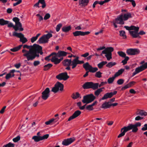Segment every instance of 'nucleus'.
I'll return each instance as SVG.
<instances>
[{"instance_id": "nucleus-1", "label": "nucleus", "mask_w": 147, "mask_h": 147, "mask_svg": "<svg viewBox=\"0 0 147 147\" xmlns=\"http://www.w3.org/2000/svg\"><path fill=\"white\" fill-rule=\"evenodd\" d=\"M22 52L23 53V56L26 57L28 61H32L36 57H39V53L41 55L43 53L42 47L35 44L32 45L30 50L23 49Z\"/></svg>"}, {"instance_id": "nucleus-2", "label": "nucleus", "mask_w": 147, "mask_h": 147, "mask_svg": "<svg viewBox=\"0 0 147 147\" xmlns=\"http://www.w3.org/2000/svg\"><path fill=\"white\" fill-rule=\"evenodd\" d=\"M141 125V123L138 122L135 124H129L127 126L121 128V133L118 136V138H119L123 136L126 132L131 129H132V132H136L138 130V127H140Z\"/></svg>"}, {"instance_id": "nucleus-3", "label": "nucleus", "mask_w": 147, "mask_h": 147, "mask_svg": "<svg viewBox=\"0 0 147 147\" xmlns=\"http://www.w3.org/2000/svg\"><path fill=\"white\" fill-rule=\"evenodd\" d=\"M98 83H94L92 82H87L83 84L82 87L85 89L91 88L95 90L98 88Z\"/></svg>"}, {"instance_id": "nucleus-4", "label": "nucleus", "mask_w": 147, "mask_h": 147, "mask_svg": "<svg viewBox=\"0 0 147 147\" xmlns=\"http://www.w3.org/2000/svg\"><path fill=\"white\" fill-rule=\"evenodd\" d=\"M140 64L142 65L135 69V71L132 74V76L147 69V62L145 63L144 61H142Z\"/></svg>"}, {"instance_id": "nucleus-5", "label": "nucleus", "mask_w": 147, "mask_h": 147, "mask_svg": "<svg viewBox=\"0 0 147 147\" xmlns=\"http://www.w3.org/2000/svg\"><path fill=\"white\" fill-rule=\"evenodd\" d=\"M95 98V96L91 94L84 96L82 102L84 103L88 104L93 101Z\"/></svg>"}, {"instance_id": "nucleus-6", "label": "nucleus", "mask_w": 147, "mask_h": 147, "mask_svg": "<svg viewBox=\"0 0 147 147\" xmlns=\"http://www.w3.org/2000/svg\"><path fill=\"white\" fill-rule=\"evenodd\" d=\"M114 50L113 47H107L102 51V53L105 54V56L108 61L112 58V52Z\"/></svg>"}, {"instance_id": "nucleus-7", "label": "nucleus", "mask_w": 147, "mask_h": 147, "mask_svg": "<svg viewBox=\"0 0 147 147\" xmlns=\"http://www.w3.org/2000/svg\"><path fill=\"white\" fill-rule=\"evenodd\" d=\"M53 36L52 34L48 33L47 34H45L40 38L38 40L39 43H48L49 39Z\"/></svg>"}, {"instance_id": "nucleus-8", "label": "nucleus", "mask_w": 147, "mask_h": 147, "mask_svg": "<svg viewBox=\"0 0 147 147\" xmlns=\"http://www.w3.org/2000/svg\"><path fill=\"white\" fill-rule=\"evenodd\" d=\"M64 86L63 84L59 82H57L52 89L51 91L54 93H57L59 90L62 91L63 90Z\"/></svg>"}, {"instance_id": "nucleus-9", "label": "nucleus", "mask_w": 147, "mask_h": 147, "mask_svg": "<svg viewBox=\"0 0 147 147\" xmlns=\"http://www.w3.org/2000/svg\"><path fill=\"white\" fill-rule=\"evenodd\" d=\"M13 35L20 38V41L22 42L23 44L25 43L28 41L27 38L24 37V34L21 33H18L16 32H13Z\"/></svg>"}, {"instance_id": "nucleus-10", "label": "nucleus", "mask_w": 147, "mask_h": 147, "mask_svg": "<svg viewBox=\"0 0 147 147\" xmlns=\"http://www.w3.org/2000/svg\"><path fill=\"white\" fill-rule=\"evenodd\" d=\"M79 57H76V58L72 61L71 66H72V69L75 68L77 66L78 64H82L84 63V61H83L79 60Z\"/></svg>"}, {"instance_id": "nucleus-11", "label": "nucleus", "mask_w": 147, "mask_h": 147, "mask_svg": "<svg viewBox=\"0 0 147 147\" xmlns=\"http://www.w3.org/2000/svg\"><path fill=\"white\" fill-rule=\"evenodd\" d=\"M135 29H133L134 31H129V32L130 35L133 38H140L141 36L139 35L138 32L139 30V27H136Z\"/></svg>"}, {"instance_id": "nucleus-12", "label": "nucleus", "mask_w": 147, "mask_h": 147, "mask_svg": "<svg viewBox=\"0 0 147 147\" xmlns=\"http://www.w3.org/2000/svg\"><path fill=\"white\" fill-rule=\"evenodd\" d=\"M140 51L137 49H129L127 50L126 53L130 55H134L138 54Z\"/></svg>"}, {"instance_id": "nucleus-13", "label": "nucleus", "mask_w": 147, "mask_h": 147, "mask_svg": "<svg viewBox=\"0 0 147 147\" xmlns=\"http://www.w3.org/2000/svg\"><path fill=\"white\" fill-rule=\"evenodd\" d=\"M122 12L121 15H123V18L124 21L127 20L129 18H131V14L129 12H127V10L122 9L121 10Z\"/></svg>"}, {"instance_id": "nucleus-14", "label": "nucleus", "mask_w": 147, "mask_h": 147, "mask_svg": "<svg viewBox=\"0 0 147 147\" xmlns=\"http://www.w3.org/2000/svg\"><path fill=\"white\" fill-rule=\"evenodd\" d=\"M56 78L59 80L65 81L67 80L69 78V76H68L67 72H65L59 74L56 76Z\"/></svg>"}, {"instance_id": "nucleus-15", "label": "nucleus", "mask_w": 147, "mask_h": 147, "mask_svg": "<svg viewBox=\"0 0 147 147\" xmlns=\"http://www.w3.org/2000/svg\"><path fill=\"white\" fill-rule=\"evenodd\" d=\"M49 136V134H46L42 136H35L32 137V139L34 140L35 142H38L40 140L47 139Z\"/></svg>"}, {"instance_id": "nucleus-16", "label": "nucleus", "mask_w": 147, "mask_h": 147, "mask_svg": "<svg viewBox=\"0 0 147 147\" xmlns=\"http://www.w3.org/2000/svg\"><path fill=\"white\" fill-rule=\"evenodd\" d=\"M50 89L49 88H46L42 93L41 97L44 100H47L49 97L50 94Z\"/></svg>"}, {"instance_id": "nucleus-17", "label": "nucleus", "mask_w": 147, "mask_h": 147, "mask_svg": "<svg viewBox=\"0 0 147 147\" xmlns=\"http://www.w3.org/2000/svg\"><path fill=\"white\" fill-rule=\"evenodd\" d=\"M117 93V91H115L113 92L107 93L105 94L104 96L101 99V100H104L108 98H110L112 97L113 96L116 94Z\"/></svg>"}, {"instance_id": "nucleus-18", "label": "nucleus", "mask_w": 147, "mask_h": 147, "mask_svg": "<svg viewBox=\"0 0 147 147\" xmlns=\"http://www.w3.org/2000/svg\"><path fill=\"white\" fill-rule=\"evenodd\" d=\"M90 32L89 31L83 32L81 31H77L73 32V34L74 36H84L86 35L89 34Z\"/></svg>"}, {"instance_id": "nucleus-19", "label": "nucleus", "mask_w": 147, "mask_h": 147, "mask_svg": "<svg viewBox=\"0 0 147 147\" xmlns=\"http://www.w3.org/2000/svg\"><path fill=\"white\" fill-rule=\"evenodd\" d=\"M75 140L74 138H70L64 140L62 142V144L64 146H67L73 142Z\"/></svg>"}, {"instance_id": "nucleus-20", "label": "nucleus", "mask_w": 147, "mask_h": 147, "mask_svg": "<svg viewBox=\"0 0 147 147\" xmlns=\"http://www.w3.org/2000/svg\"><path fill=\"white\" fill-rule=\"evenodd\" d=\"M81 112L79 110L75 111L72 116L69 117L68 119V121H69L79 116L81 114Z\"/></svg>"}, {"instance_id": "nucleus-21", "label": "nucleus", "mask_w": 147, "mask_h": 147, "mask_svg": "<svg viewBox=\"0 0 147 147\" xmlns=\"http://www.w3.org/2000/svg\"><path fill=\"white\" fill-rule=\"evenodd\" d=\"M123 21V15L121 14L118 16L115 20L116 23L120 24H124V22Z\"/></svg>"}, {"instance_id": "nucleus-22", "label": "nucleus", "mask_w": 147, "mask_h": 147, "mask_svg": "<svg viewBox=\"0 0 147 147\" xmlns=\"http://www.w3.org/2000/svg\"><path fill=\"white\" fill-rule=\"evenodd\" d=\"M14 29L16 31L19 30L20 31H22L24 30V29L22 28V25L20 22L15 24V25L14 27Z\"/></svg>"}, {"instance_id": "nucleus-23", "label": "nucleus", "mask_w": 147, "mask_h": 147, "mask_svg": "<svg viewBox=\"0 0 147 147\" xmlns=\"http://www.w3.org/2000/svg\"><path fill=\"white\" fill-rule=\"evenodd\" d=\"M63 59V57L59 59L55 56H53L51 59V61L52 62L54 63L56 65L60 63Z\"/></svg>"}, {"instance_id": "nucleus-24", "label": "nucleus", "mask_w": 147, "mask_h": 147, "mask_svg": "<svg viewBox=\"0 0 147 147\" xmlns=\"http://www.w3.org/2000/svg\"><path fill=\"white\" fill-rule=\"evenodd\" d=\"M16 71L14 69H12L10 71L9 73L7 74L5 76V79L6 80H8L10 78L13 77L15 76L14 73Z\"/></svg>"}, {"instance_id": "nucleus-25", "label": "nucleus", "mask_w": 147, "mask_h": 147, "mask_svg": "<svg viewBox=\"0 0 147 147\" xmlns=\"http://www.w3.org/2000/svg\"><path fill=\"white\" fill-rule=\"evenodd\" d=\"M68 53L64 51H59L57 54V56L61 58V57L65 56Z\"/></svg>"}, {"instance_id": "nucleus-26", "label": "nucleus", "mask_w": 147, "mask_h": 147, "mask_svg": "<svg viewBox=\"0 0 147 147\" xmlns=\"http://www.w3.org/2000/svg\"><path fill=\"white\" fill-rule=\"evenodd\" d=\"M71 59H66L64 60L62 62L63 65L65 66L71 65L72 63Z\"/></svg>"}, {"instance_id": "nucleus-27", "label": "nucleus", "mask_w": 147, "mask_h": 147, "mask_svg": "<svg viewBox=\"0 0 147 147\" xmlns=\"http://www.w3.org/2000/svg\"><path fill=\"white\" fill-rule=\"evenodd\" d=\"M89 2V0H80L79 4L84 6H86Z\"/></svg>"}, {"instance_id": "nucleus-28", "label": "nucleus", "mask_w": 147, "mask_h": 147, "mask_svg": "<svg viewBox=\"0 0 147 147\" xmlns=\"http://www.w3.org/2000/svg\"><path fill=\"white\" fill-rule=\"evenodd\" d=\"M59 117H58L56 119L52 118L49 121L45 122V123L46 125H49L52 122L55 121V122H56L59 119Z\"/></svg>"}, {"instance_id": "nucleus-29", "label": "nucleus", "mask_w": 147, "mask_h": 147, "mask_svg": "<svg viewBox=\"0 0 147 147\" xmlns=\"http://www.w3.org/2000/svg\"><path fill=\"white\" fill-rule=\"evenodd\" d=\"M110 102H106L104 103L102 105L101 107L104 109L109 108L111 107Z\"/></svg>"}, {"instance_id": "nucleus-30", "label": "nucleus", "mask_w": 147, "mask_h": 147, "mask_svg": "<svg viewBox=\"0 0 147 147\" xmlns=\"http://www.w3.org/2000/svg\"><path fill=\"white\" fill-rule=\"evenodd\" d=\"M91 66V65H89L88 62H86V63L84 64L83 65V67L86 71L88 70H89V71Z\"/></svg>"}, {"instance_id": "nucleus-31", "label": "nucleus", "mask_w": 147, "mask_h": 147, "mask_svg": "<svg viewBox=\"0 0 147 147\" xmlns=\"http://www.w3.org/2000/svg\"><path fill=\"white\" fill-rule=\"evenodd\" d=\"M71 29L70 26H63L62 28V31L64 32H69Z\"/></svg>"}, {"instance_id": "nucleus-32", "label": "nucleus", "mask_w": 147, "mask_h": 147, "mask_svg": "<svg viewBox=\"0 0 147 147\" xmlns=\"http://www.w3.org/2000/svg\"><path fill=\"white\" fill-rule=\"evenodd\" d=\"M137 115H140L141 116H145L147 115V113L143 110H140L138 111Z\"/></svg>"}, {"instance_id": "nucleus-33", "label": "nucleus", "mask_w": 147, "mask_h": 147, "mask_svg": "<svg viewBox=\"0 0 147 147\" xmlns=\"http://www.w3.org/2000/svg\"><path fill=\"white\" fill-rule=\"evenodd\" d=\"M9 22V21L5 20L3 19H0V25L1 26H4L7 25Z\"/></svg>"}, {"instance_id": "nucleus-34", "label": "nucleus", "mask_w": 147, "mask_h": 147, "mask_svg": "<svg viewBox=\"0 0 147 147\" xmlns=\"http://www.w3.org/2000/svg\"><path fill=\"white\" fill-rule=\"evenodd\" d=\"M22 45H20L19 46L10 49L11 51L15 52L19 50L22 47Z\"/></svg>"}, {"instance_id": "nucleus-35", "label": "nucleus", "mask_w": 147, "mask_h": 147, "mask_svg": "<svg viewBox=\"0 0 147 147\" xmlns=\"http://www.w3.org/2000/svg\"><path fill=\"white\" fill-rule=\"evenodd\" d=\"M52 66L53 65L51 64L48 63L44 66L43 70L44 71H47L50 69Z\"/></svg>"}, {"instance_id": "nucleus-36", "label": "nucleus", "mask_w": 147, "mask_h": 147, "mask_svg": "<svg viewBox=\"0 0 147 147\" xmlns=\"http://www.w3.org/2000/svg\"><path fill=\"white\" fill-rule=\"evenodd\" d=\"M104 88H101L98 89L94 92V95L97 96H98L100 93L102 91V89Z\"/></svg>"}, {"instance_id": "nucleus-37", "label": "nucleus", "mask_w": 147, "mask_h": 147, "mask_svg": "<svg viewBox=\"0 0 147 147\" xmlns=\"http://www.w3.org/2000/svg\"><path fill=\"white\" fill-rule=\"evenodd\" d=\"M125 69H121L119 70L115 74V76L116 77H117L121 74L124 71Z\"/></svg>"}, {"instance_id": "nucleus-38", "label": "nucleus", "mask_w": 147, "mask_h": 147, "mask_svg": "<svg viewBox=\"0 0 147 147\" xmlns=\"http://www.w3.org/2000/svg\"><path fill=\"white\" fill-rule=\"evenodd\" d=\"M107 62L106 61H103L98 63L97 66L99 68L101 69L102 68L103 66L107 64Z\"/></svg>"}, {"instance_id": "nucleus-39", "label": "nucleus", "mask_w": 147, "mask_h": 147, "mask_svg": "<svg viewBox=\"0 0 147 147\" xmlns=\"http://www.w3.org/2000/svg\"><path fill=\"white\" fill-rule=\"evenodd\" d=\"M80 95V94L78 92H76V94L73 93L71 97L73 99H75L79 97Z\"/></svg>"}, {"instance_id": "nucleus-40", "label": "nucleus", "mask_w": 147, "mask_h": 147, "mask_svg": "<svg viewBox=\"0 0 147 147\" xmlns=\"http://www.w3.org/2000/svg\"><path fill=\"white\" fill-rule=\"evenodd\" d=\"M39 2L42 5V7L44 9L46 7V3L45 0H39Z\"/></svg>"}, {"instance_id": "nucleus-41", "label": "nucleus", "mask_w": 147, "mask_h": 147, "mask_svg": "<svg viewBox=\"0 0 147 147\" xmlns=\"http://www.w3.org/2000/svg\"><path fill=\"white\" fill-rule=\"evenodd\" d=\"M116 77L114 75V76L111 78H110L107 80V82L109 84H111L113 83L115 78Z\"/></svg>"}, {"instance_id": "nucleus-42", "label": "nucleus", "mask_w": 147, "mask_h": 147, "mask_svg": "<svg viewBox=\"0 0 147 147\" xmlns=\"http://www.w3.org/2000/svg\"><path fill=\"white\" fill-rule=\"evenodd\" d=\"M136 26H125L124 27L127 30L131 31V30H133V29H135Z\"/></svg>"}, {"instance_id": "nucleus-43", "label": "nucleus", "mask_w": 147, "mask_h": 147, "mask_svg": "<svg viewBox=\"0 0 147 147\" xmlns=\"http://www.w3.org/2000/svg\"><path fill=\"white\" fill-rule=\"evenodd\" d=\"M116 64V63L115 62H110L109 63L106 65V66L109 67L111 68L112 66L115 65Z\"/></svg>"}, {"instance_id": "nucleus-44", "label": "nucleus", "mask_w": 147, "mask_h": 147, "mask_svg": "<svg viewBox=\"0 0 147 147\" xmlns=\"http://www.w3.org/2000/svg\"><path fill=\"white\" fill-rule=\"evenodd\" d=\"M118 54L119 55L122 57H125L126 56V54L125 53L122 51H119L117 52Z\"/></svg>"}, {"instance_id": "nucleus-45", "label": "nucleus", "mask_w": 147, "mask_h": 147, "mask_svg": "<svg viewBox=\"0 0 147 147\" xmlns=\"http://www.w3.org/2000/svg\"><path fill=\"white\" fill-rule=\"evenodd\" d=\"M119 33L120 36L122 37L124 39L126 38V36L125 34V32L124 31H119Z\"/></svg>"}, {"instance_id": "nucleus-46", "label": "nucleus", "mask_w": 147, "mask_h": 147, "mask_svg": "<svg viewBox=\"0 0 147 147\" xmlns=\"http://www.w3.org/2000/svg\"><path fill=\"white\" fill-rule=\"evenodd\" d=\"M98 69L97 67H93L92 66H91L89 71L91 72L94 73L98 71Z\"/></svg>"}, {"instance_id": "nucleus-47", "label": "nucleus", "mask_w": 147, "mask_h": 147, "mask_svg": "<svg viewBox=\"0 0 147 147\" xmlns=\"http://www.w3.org/2000/svg\"><path fill=\"white\" fill-rule=\"evenodd\" d=\"M102 73L100 71H98L96 73L95 76L97 78H100L102 77Z\"/></svg>"}, {"instance_id": "nucleus-48", "label": "nucleus", "mask_w": 147, "mask_h": 147, "mask_svg": "<svg viewBox=\"0 0 147 147\" xmlns=\"http://www.w3.org/2000/svg\"><path fill=\"white\" fill-rule=\"evenodd\" d=\"M129 59V57H128L127 56L125 57L124 59L122 60L121 61V63H123V65L126 64L127 63V61Z\"/></svg>"}, {"instance_id": "nucleus-49", "label": "nucleus", "mask_w": 147, "mask_h": 147, "mask_svg": "<svg viewBox=\"0 0 147 147\" xmlns=\"http://www.w3.org/2000/svg\"><path fill=\"white\" fill-rule=\"evenodd\" d=\"M56 55V53H51V54H50L49 55L46 57L45 58V59L46 61H49L50 60V59H49V58L51 57V56L53 55Z\"/></svg>"}, {"instance_id": "nucleus-50", "label": "nucleus", "mask_w": 147, "mask_h": 147, "mask_svg": "<svg viewBox=\"0 0 147 147\" xmlns=\"http://www.w3.org/2000/svg\"><path fill=\"white\" fill-rule=\"evenodd\" d=\"M14 144L10 142L6 145H4L3 147H14Z\"/></svg>"}, {"instance_id": "nucleus-51", "label": "nucleus", "mask_w": 147, "mask_h": 147, "mask_svg": "<svg viewBox=\"0 0 147 147\" xmlns=\"http://www.w3.org/2000/svg\"><path fill=\"white\" fill-rule=\"evenodd\" d=\"M62 26V24L60 23L58 24L56 26V30L57 31V32H58L59 31L60 28Z\"/></svg>"}, {"instance_id": "nucleus-52", "label": "nucleus", "mask_w": 147, "mask_h": 147, "mask_svg": "<svg viewBox=\"0 0 147 147\" xmlns=\"http://www.w3.org/2000/svg\"><path fill=\"white\" fill-rule=\"evenodd\" d=\"M86 109L89 111H92L94 109V108L90 105H87L86 107Z\"/></svg>"}, {"instance_id": "nucleus-53", "label": "nucleus", "mask_w": 147, "mask_h": 147, "mask_svg": "<svg viewBox=\"0 0 147 147\" xmlns=\"http://www.w3.org/2000/svg\"><path fill=\"white\" fill-rule=\"evenodd\" d=\"M20 136H18L17 137L13 138V140L14 142H16L20 140Z\"/></svg>"}, {"instance_id": "nucleus-54", "label": "nucleus", "mask_w": 147, "mask_h": 147, "mask_svg": "<svg viewBox=\"0 0 147 147\" xmlns=\"http://www.w3.org/2000/svg\"><path fill=\"white\" fill-rule=\"evenodd\" d=\"M124 80L123 79H119L118 80L117 82V84L119 85H121L124 82Z\"/></svg>"}, {"instance_id": "nucleus-55", "label": "nucleus", "mask_w": 147, "mask_h": 147, "mask_svg": "<svg viewBox=\"0 0 147 147\" xmlns=\"http://www.w3.org/2000/svg\"><path fill=\"white\" fill-rule=\"evenodd\" d=\"M50 15L49 13H47L45 15L44 18V19L45 20H47L49 19L50 17Z\"/></svg>"}, {"instance_id": "nucleus-56", "label": "nucleus", "mask_w": 147, "mask_h": 147, "mask_svg": "<svg viewBox=\"0 0 147 147\" xmlns=\"http://www.w3.org/2000/svg\"><path fill=\"white\" fill-rule=\"evenodd\" d=\"M32 45L28 46L26 45H24L23 46V48L24 49L27 48L28 49H29V50L31 49Z\"/></svg>"}, {"instance_id": "nucleus-57", "label": "nucleus", "mask_w": 147, "mask_h": 147, "mask_svg": "<svg viewBox=\"0 0 147 147\" xmlns=\"http://www.w3.org/2000/svg\"><path fill=\"white\" fill-rule=\"evenodd\" d=\"M13 20L15 22V24L20 22V20L17 17H15L13 18Z\"/></svg>"}, {"instance_id": "nucleus-58", "label": "nucleus", "mask_w": 147, "mask_h": 147, "mask_svg": "<svg viewBox=\"0 0 147 147\" xmlns=\"http://www.w3.org/2000/svg\"><path fill=\"white\" fill-rule=\"evenodd\" d=\"M22 2V0H18V1L16 3H14L13 4V6H15L16 5L19 4L20 3H21Z\"/></svg>"}, {"instance_id": "nucleus-59", "label": "nucleus", "mask_w": 147, "mask_h": 147, "mask_svg": "<svg viewBox=\"0 0 147 147\" xmlns=\"http://www.w3.org/2000/svg\"><path fill=\"white\" fill-rule=\"evenodd\" d=\"M135 83L136 82H135L132 81L129 83L128 84L129 87H130L134 85Z\"/></svg>"}, {"instance_id": "nucleus-60", "label": "nucleus", "mask_w": 147, "mask_h": 147, "mask_svg": "<svg viewBox=\"0 0 147 147\" xmlns=\"http://www.w3.org/2000/svg\"><path fill=\"white\" fill-rule=\"evenodd\" d=\"M37 38L35 37H33L31 39V41L32 43H33L36 41Z\"/></svg>"}, {"instance_id": "nucleus-61", "label": "nucleus", "mask_w": 147, "mask_h": 147, "mask_svg": "<svg viewBox=\"0 0 147 147\" xmlns=\"http://www.w3.org/2000/svg\"><path fill=\"white\" fill-rule=\"evenodd\" d=\"M40 63V61H34L33 64L34 66H36L39 65Z\"/></svg>"}, {"instance_id": "nucleus-62", "label": "nucleus", "mask_w": 147, "mask_h": 147, "mask_svg": "<svg viewBox=\"0 0 147 147\" xmlns=\"http://www.w3.org/2000/svg\"><path fill=\"white\" fill-rule=\"evenodd\" d=\"M143 118L142 117H141L140 116H138L135 118V120L136 121H139L142 119Z\"/></svg>"}, {"instance_id": "nucleus-63", "label": "nucleus", "mask_w": 147, "mask_h": 147, "mask_svg": "<svg viewBox=\"0 0 147 147\" xmlns=\"http://www.w3.org/2000/svg\"><path fill=\"white\" fill-rule=\"evenodd\" d=\"M142 131H146L147 130V124H145L144 125V127L142 128Z\"/></svg>"}, {"instance_id": "nucleus-64", "label": "nucleus", "mask_w": 147, "mask_h": 147, "mask_svg": "<svg viewBox=\"0 0 147 147\" xmlns=\"http://www.w3.org/2000/svg\"><path fill=\"white\" fill-rule=\"evenodd\" d=\"M89 55V53L88 52H86L84 54L82 55L81 56L84 57H86Z\"/></svg>"}]
</instances>
